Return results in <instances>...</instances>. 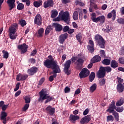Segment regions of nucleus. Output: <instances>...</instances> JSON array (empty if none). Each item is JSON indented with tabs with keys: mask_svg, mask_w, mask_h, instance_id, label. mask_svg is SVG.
<instances>
[{
	"mask_svg": "<svg viewBox=\"0 0 124 124\" xmlns=\"http://www.w3.org/2000/svg\"><path fill=\"white\" fill-rule=\"evenodd\" d=\"M44 65L47 68H50L51 66H52L54 73H60L61 72L60 67L58 65V62L55 61L47 59L44 62Z\"/></svg>",
	"mask_w": 124,
	"mask_h": 124,
	"instance_id": "1",
	"label": "nucleus"
},
{
	"mask_svg": "<svg viewBox=\"0 0 124 124\" xmlns=\"http://www.w3.org/2000/svg\"><path fill=\"white\" fill-rule=\"evenodd\" d=\"M59 17H57V18L53 19V21L54 22H60V21H61V19L62 21L66 22V23L70 21L69 13L67 11L64 12L63 11H61L59 13Z\"/></svg>",
	"mask_w": 124,
	"mask_h": 124,
	"instance_id": "2",
	"label": "nucleus"
},
{
	"mask_svg": "<svg viewBox=\"0 0 124 124\" xmlns=\"http://www.w3.org/2000/svg\"><path fill=\"white\" fill-rule=\"evenodd\" d=\"M40 97L39 98V101H43V100H45V99H47L46 101V103L49 102V101H51V100H53L52 97H50V95L48 94L47 91L44 89H42V91L39 93Z\"/></svg>",
	"mask_w": 124,
	"mask_h": 124,
	"instance_id": "3",
	"label": "nucleus"
},
{
	"mask_svg": "<svg viewBox=\"0 0 124 124\" xmlns=\"http://www.w3.org/2000/svg\"><path fill=\"white\" fill-rule=\"evenodd\" d=\"M95 39L101 48H104L105 42L104 41L103 38H102L100 35H96L95 36Z\"/></svg>",
	"mask_w": 124,
	"mask_h": 124,
	"instance_id": "4",
	"label": "nucleus"
},
{
	"mask_svg": "<svg viewBox=\"0 0 124 124\" xmlns=\"http://www.w3.org/2000/svg\"><path fill=\"white\" fill-rule=\"evenodd\" d=\"M0 119L4 124H7V122L10 120V117H7V113L5 111H2Z\"/></svg>",
	"mask_w": 124,
	"mask_h": 124,
	"instance_id": "5",
	"label": "nucleus"
},
{
	"mask_svg": "<svg viewBox=\"0 0 124 124\" xmlns=\"http://www.w3.org/2000/svg\"><path fill=\"white\" fill-rule=\"evenodd\" d=\"M90 71L87 68H84L79 74L80 78H86L90 75Z\"/></svg>",
	"mask_w": 124,
	"mask_h": 124,
	"instance_id": "6",
	"label": "nucleus"
},
{
	"mask_svg": "<svg viewBox=\"0 0 124 124\" xmlns=\"http://www.w3.org/2000/svg\"><path fill=\"white\" fill-rule=\"evenodd\" d=\"M42 16L40 14H38L36 15L34 18V24L38 26H41L42 24Z\"/></svg>",
	"mask_w": 124,
	"mask_h": 124,
	"instance_id": "7",
	"label": "nucleus"
},
{
	"mask_svg": "<svg viewBox=\"0 0 124 124\" xmlns=\"http://www.w3.org/2000/svg\"><path fill=\"white\" fill-rule=\"evenodd\" d=\"M70 64H71V60L67 61L64 64V71L66 73V74H67V75H69V74H70V71L68 70V68L70 67Z\"/></svg>",
	"mask_w": 124,
	"mask_h": 124,
	"instance_id": "8",
	"label": "nucleus"
},
{
	"mask_svg": "<svg viewBox=\"0 0 124 124\" xmlns=\"http://www.w3.org/2000/svg\"><path fill=\"white\" fill-rule=\"evenodd\" d=\"M18 29V25L16 23L12 24L9 28V31L10 33H16Z\"/></svg>",
	"mask_w": 124,
	"mask_h": 124,
	"instance_id": "9",
	"label": "nucleus"
},
{
	"mask_svg": "<svg viewBox=\"0 0 124 124\" xmlns=\"http://www.w3.org/2000/svg\"><path fill=\"white\" fill-rule=\"evenodd\" d=\"M28 45L26 44H23V45H19L18 46L17 48L21 51V54H24L26 53L28 50Z\"/></svg>",
	"mask_w": 124,
	"mask_h": 124,
	"instance_id": "10",
	"label": "nucleus"
},
{
	"mask_svg": "<svg viewBox=\"0 0 124 124\" xmlns=\"http://www.w3.org/2000/svg\"><path fill=\"white\" fill-rule=\"evenodd\" d=\"M92 120L91 115H87L85 117L81 118L80 120V123L81 124H87Z\"/></svg>",
	"mask_w": 124,
	"mask_h": 124,
	"instance_id": "11",
	"label": "nucleus"
},
{
	"mask_svg": "<svg viewBox=\"0 0 124 124\" xmlns=\"http://www.w3.org/2000/svg\"><path fill=\"white\" fill-rule=\"evenodd\" d=\"M77 62H78V65H80V66H82L84 62V56L81 53L78 55Z\"/></svg>",
	"mask_w": 124,
	"mask_h": 124,
	"instance_id": "12",
	"label": "nucleus"
},
{
	"mask_svg": "<svg viewBox=\"0 0 124 124\" xmlns=\"http://www.w3.org/2000/svg\"><path fill=\"white\" fill-rule=\"evenodd\" d=\"M54 5V1L53 0H47L44 2V7L47 8V7H51Z\"/></svg>",
	"mask_w": 124,
	"mask_h": 124,
	"instance_id": "13",
	"label": "nucleus"
},
{
	"mask_svg": "<svg viewBox=\"0 0 124 124\" xmlns=\"http://www.w3.org/2000/svg\"><path fill=\"white\" fill-rule=\"evenodd\" d=\"M28 78V75L19 74L17 75L16 80L17 81H24Z\"/></svg>",
	"mask_w": 124,
	"mask_h": 124,
	"instance_id": "14",
	"label": "nucleus"
},
{
	"mask_svg": "<svg viewBox=\"0 0 124 124\" xmlns=\"http://www.w3.org/2000/svg\"><path fill=\"white\" fill-rule=\"evenodd\" d=\"M15 1L16 0H8L7 3L10 7V10H12L15 7Z\"/></svg>",
	"mask_w": 124,
	"mask_h": 124,
	"instance_id": "15",
	"label": "nucleus"
},
{
	"mask_svg": "<svg viewBox=\"0 0 124 124\" xmlns=\"http://www.w3.org/2000/svg\"><path fill=\"white\" fill-rule=\"evenodd\" d=\"M106 73L104 68H101L97 73V75L99 78H103L105 76Z\"/></svg>",
	"mask_w": 124,
	"mask_h": 124,
	"instance_id": "16",
	"label": "nucleus"
},
{
	"mask_svg": "<svg viewBox=\"0 0 124 124\" xmlns=\"http://www.w3.org/2000/svg\"><path fill=\"white\" fill-rule=\"evenodd\" d=\"M70 121L72 122V123H75L76 121H78V120H79L80 119V117L78 115H74L73 114H71L70 115Z\"/></svg>",
	"mask_w": 124,
	"mask_h": 124,
	"instance_id": "17",
	"label": "nucleus"
},
{
	"mask_svg": "<svg viewBox=\"0 0 124 124\" xmlns=\"http://www.w3.org/2000/svg\"><path fill=\"white\" fill-rule=\"evenodd\" d=\"M89 44H90L91 46L90 45H88L87 46V48L89 51H90V52H91V53H93V52L94 51V48H93V46H94V45L93 44V40H89Z\"/></svg>",
	"mask_w": 124,
	"mask_h": 124,
	"instance_id": "18",
	"label": "nucleus"
},
{
	"mask_svg": "<svg viewBox=\"0 0 124 124\" xmlns=\"http://www.w3.org/2000/svg\"><path fill=\"white\" fill-rule=\"evenodd\" d=\"M46 110L49 115H54V114H55V109L51 107V106L47 107Z\"/></svg>",
	"mask_w": 124,
	"mask_h": 124,
	"instance_id": "19",
	"label": "nucleus"
},
{
	"mask_svg": "<svg viewBox=\"0 0 124 124\" xmlns=\"http://www.w3.org/2000/svg\"><path fill=\"white\" fill-rule=\"evenodd\" d=\"M37 72V68L33 67L29 69L27 71L28 73L30 75H33L34 73H36Z\"/></svg>",
	"mask_w": 124,
	"mask_h": 124,
	"instance_id": "20",
	"label": "nucleus"
},
{
	"mask_svg": "<svg viewBox=\"0 0 124 124\" xmlns=\"http://www.w3.org/2000/svg\"><path fill=\"white\" fill-rule=\"evenodd\" d=\"M67 33H64L63 34H62L60 37V42L62 44L64 42V41L65 39L67 38Z\"/></svg>",
	"mask_w": 124,
	"mask_h": 124,
	"instance_id": "21",
	"label": "nucleus"
},
{
	"mask_svg": "<svg viewBox=\"0 0 124 124\" xmlns=\"http://www.w3.org/2000/svg\"><path fill=\"white\" fill-rule=\"evenodd\" d=\"M53 26L55 28L56 31H61L62 30V26L58 23H53Z\"/></svg>",
	"mask_w": 124,
	"mask_h": 124,
	"instance_id": "22",
	"label": "nucleus"
},
{
	"mask_svg": "<svg viewBox=\"0 0 124 124\" xmlns=\"http://www.w3.org/2000/svg\"><path fill=\"white\" fill-rule=\"evenodd\" d=\"M91 19L93 22H94L95 23H97L98 22H99V16L96 17V15L95 14V13H93L92 14Z\"/></svg>",
	"mask_w": 124,
	"mask_h": 124,
	"instance_id": "23",
	"label": "nucleus"
},
{
	"mask_svg": "<svg viewBox=\"0 0 124 124\" xmlns=\"http://www.w3.org/2000/svg\"><path fill=\"white\" fill-rule=\"evenodd\" d=\"M100 61H101V57L98 55L95 56L92 60V62L93 63H94V62H100Z\"/></svg>",
	"mask_w": 124,
	"mask_h": 124,
	"instance_id": "24",
	"label": "nucleus"
},
{
	"mask_svg": "<svg viewBox=\"0 0 124 124\" xmlns=\"http://www.w3.org/2000/svg\"><path fill=\"white\" fill-rule=\"evenodd\" d=\"M112 16H113V20H114L115 19H116V11L115 10H112L111 13H109L108 15V17L109 18H111V17H112Z\"/></svg>",
	"mask_w": 124,
	"mask_h": 124,
	"instance_id": "25",
	"label": "nucleus"
},
{
	"mask_svg": "<svg viewBox=\"0 0 124 124\" xmlns=\"http://www.w3.org/2000/svg\"><path fill=\"white\" fill-rule=\"evenodd\" d=\"M117 91L119 92V93H123L124 92V86L123 84H119L117 85Z\"/></svg>",
	"mask_w": 124,
	"mask_h": 124,
	"instance_id": "26",
	"label": "nucleus"
},
{
	"mask_svg": "<svg viewBox=\"0 0 124 124\" xmlns=\"http://www.w3.org/2000/svg\"><path fill=\"white\" fill-rule=\"evenodd\" d=\"M43 33H44V29L41 28L38 30V37H42V36H43Z\"/></svg>",
	"mask_w": 124,
	"mask_h": 124,
	"instance_id": "27",
	"label": "nucleus"
},
{
	"mask_svg": "<svg viewBox=\"0 0 124 124\" xmlns=\"http://www.w3.org/2000/svg\"><path fill=\"white\" fill-rule=\"evenodd\" d=\"M52 30H53V27H52L51 26L49 25L48 26H47L45 30V35H48V34L50 33V31H51Z\"/></svg>",
	"mask_w": 124,
	"mask_h": 124,
	"instance_id": "28",
	"label": "nucleus"
},
{
	"mask_svg": "<svg viewBox=\"0 0 124 124\" xmlns=\"http://www.w3.org/2000/svg\"><path fill=\"white\" fill-rule=\"evenodd\" d=\"M56 73H54V71L53 72H51L50 73V75H52V74H53V76H50L49 78V80L50 82H53V81H54V78H55V77L57 76V74H56Z\"/></svg>",
	"mask_w": 124,
	"mask_h": 124,
	"instance_id": "29",
	"label": "nucleus"
},
{
	"mask_svg": "<svg viewBox=\"0 0 124 124\" xmlns=\"http://www.w3.org/2000/svg\"><path fill=\"white\" fill-rule=\"evenodd\" d=\"M124 103V98H121L116 103V106L118 107H120V106H122L123 104Z\"/></svg>",
	"mask_w": 124,
	"mask_h": 124,
	"instance_id": "30",
	"label": "nucleus"
},
{
	"mask_svg": "<svg viewBox=\"0 0 124 124\" xmlns=\"http://www.w3.org/2000/svg\"><path fill=\"white\" fill-rule=\"evenodd\" d=\"M33 5L35 7H39L42 5V0L36 1L33 2Z\"/></svg>",
	"mask_w": 124,
	"mask_h": 124,
	"instance_id": "31",
	"label": "nucleus"
},
{
	"mask_svg": "<svg viewBox=\"0 0 124 124\" xmlns=\"http://www.w3.org/2000/svg\"><path fill=\"white\" fill-rule=\"evenodd\" d=\"M111 66L113 68H116V67H118L119 66V64H118V62H116V61H112L111 63Z\"/></svg>",
	"mask_w": 124,
	"mask_h": 124,
	"instance_id": "32",
	"label": "nucleus"
},
{
	"mask_svg": "<svg viewBox=\"0 0 124 124\" xmlns=\"http://www.w3.org/2000/svg\"><path fill=\"white\" fill-rule=\"evenodd\" d=\"M95 78V74L94 72H92L89 76V80L90 82H93Z\"/></svg>",
	"mask_w": 124,
	"mask_h": 124,
	"instance_id": "33",
	"label": "nucleus"
},
{
	"mask_svg": "<svg viewBox=\"0 0 124 124\" xmlns=\"http://www.w3.org/2000/svg\"><path fill=\"white\" fill-rule=\"evenodd\" d=\"M96 84L94 83L93 85H92L90 88V92L91 93H93L95 90H96Z\"/></svg>",
	"mask_w": 124,
	"mask_h": 124,
	"instance_id": "34",
	"label": "nucleus"
},
{
	"mask_svg": "<svg viewBox=\"0 0 124 124\" xmlns=\"http://www.w3.org/2000/svg\"><path fill=\"white\" fill-rule=\"evenodd\" d=\"M58 11L57 10H53L51 11V18H55L58 16Z\"/></svg>",
	"mask_w": 124,
	"mask_h": 124,
	"instance_id": "35",
	"label": "nucleus"
},
{
	"mask_svg": "<svg viewBox=\"0 0 124 124\" xmlns=\"http://www.w3.org/2000/svg\"><path fill=\"white\" fill-rule=\"evenodd\" d=\"M112 115L114 116L115 120L116 121V122H119V113L118 112H117L116 111H114L112 113Z\"/></svg>",
	"mask_w": 124,
	"mask_h": 124,
	"instance_id": "36",
	"label": "nucleus"
},
{
	"mask_svg": "<svg viewBox=\"0 0 124 124\" xmlns=\"http://www.w3.org/2000/svg\"><path fill=\"white\" fill-rule=\"evenodd\" d=\"M73 18L74 20L75 21H77V20H78V12L77 11H75L73 14Z\"/></svg>",
	"mask_w": 124,
	"mask_h": 124,
	"instance_id": "37",
	"label": "nucleus"
},
{
	"mask_svg": "<svg viewBox=\"0 0 124 124\" xmlns=\"http://www.w3.org/2000/svg\"><path fill=\"white\" fill-rule=\"evenodd\" d=\"M23 98L25 100V103L30 104V102H31V96H26Z\"/></svg>",
	"mask_w": 124,
	"mask_h": 124,
	"instance_id": "38",
	"label": "nucleus"
},
{
	"mask_svg": "<svg viewBox=\"0 0 124 124\" xmlns=\"http://www.w3.org/2000/svg\"><path fill=\"white\" fill-rule=\"evenodd\" d=\"M111 62V60L109 59H105L103 61L102 63L105 65H109Z\"/></svg>",
	"mask_w": 124,
	"mask_h": 124,
	"instance_id": "39",
	"label": "nucleus"
},
{
	"mask_svg": "<svg viewBox=\"0 0 124 124\" xmlns=\"http://www.w3.org/2000/svg\"><path fill=\"white\" fill-rule=\"evenodd\" d=\"M2 53L3 54V58L4 59H8V57L9 56V53H8V52L5 50H3Z\"/></svg>",
	"mask_w": 124,
	"mask_h": 124,
	"instance_id": "40",
	"label": "nucleus"
},
{
	"mask_svg": "<svg viewBox=\"0 0 124 124\" xmlns=\"http://www.w3.org/2000/svg\"><path fill=\"white\" fill-rule=\"evenodd\" d=\"M124 110V107H116L115 108V110L116 112H118V113H122V112H123Z\"/></svg>",
	"mask_w": 124,
	"mask_h": 124,
	"instance_id": "41",
	"label": "nucleus"
},
{
	"mask_svg": "<svg viewBox=\"0 0 124 124\" xmlns=\"http://www.w3.org/2000/svg\"><path fill=\"white\" fill-rule=\"evenodd\" d=\"M77 37V40L78 41V42H80L81 43V39L82 38V35L81 33H78V34L76 35Z\"/></svg>",
	"mask_w": 124,
	"mask_h": 124,
	"instance_id": "42",
	"label": "nucleus"
},
{
	"mask_svg": "<svg viewBox=\"0 0 124 124\" xmlns=\"http://www.w3.org/2000/svg\"><path fill=\"white\" fill-rule=\"evenodd\" d=\"M9 35L11 39H16V37H17V33H10Z\"/></svg>",
	"mask_w": 124,
	"mask_h": 124,
	"instance_id": "43",
	"label": "nucleus"
},
{
	"mask_svg": "<svg viewBox=\"0 0 124 124\" xmlns=\"http://www.w3.org/2000/svg\"><path fill=\"white\" fill-rule=\"evenodd\" d=\"M109 107L116 110V103H115V101L114 100L112 101L111 103V104L109 105Z\"/></svg>",
	"mask_w": 124,
	"mask_h": 124,
	"instance_id": "44",
	"label": "nucleus"
},
{
	"mask_svg": "<svg viewBox=\"0 0 124 124\" xmlns=\"http://www.w3.org/2000/svg\"><path fill=\"white\" fill-rule=\"evenodd\" d=\"M99 22L104 23V22H105V16H99Z\"/></svg>",
	"mask_w": 124,
	"mask_h": 124,
	"instance_id": "45",
	"label": "nucleus"
},
{
	"mask_svg": "<svg viewBox=\"0 0 124 124\" xmlns=\"http://www.w3.org/2000/svg\"><path fill=\"white\" fill-rule=\"evenodd\" d=\"M114 121V117L112 115H108L107 117V122H113Z\"/></svg>",
	"mask_w": 124,
	"mask_h": 124,
	"instance_id": "46",
	"label": "nucleus"
},
{
	"mask_svg": "<svg viewBox=\"0 0 124 124\" xmlns=\"http://www.w3.org/2000/svg\"><path fill=\"white\" fill-rule=\"evenodd\" d=\"M19 24L21 25V26L24 27L27 25V22H26L25 20L22 19L19 21Z\"/></svg>",
	"mask_w": 124,
	"mask_h": 124,
	"instance_id": "47",
	"label": "nucleus"
},
{
	"mask_svg": "<svg viewBox=\"0 0 124 124\" xmlns=\"http://www.w3.org/2000/svg\"><path fill=\"white\" fill-rule=\"evenodd\" d=\"M106 83V82L105 81V79H102L99 81V84L100 86H104Z\"/></svg>",
	"mask_w": 124,
	"mask_h": 124,
	"instance_id": "48",
	"label": "nucleus"
},
{
	"mask_svg": "<svg viewBox=\"0 0 124 124\" xmlns=\"http://www.w3.org/2000/svg\"><path fill=\"white\" fill-rule=\"evenodd\" d=\"M106 111L107 112H109L110 114H111V113H113L114 112L116 111L114 108H110V107H108V108Z\"/></svg>",
	"mask_w": 124,
	"mask_h": 124,
	"instance_id": "49",
	"label": "nucleus"
},
{
	"mask_svg": "<svg viewBox=\"0 0 124 124\" xmlns=\"http://www.w3.org/2000/svg\"><path fill=\"white\" fill-rule=\"evenodd\" d=\"M17 8L18 10H22L24 8V4L22 3H20L18 4Z\"/></svg>",
	"mask_w": 124,
	"mask_h": 124,
	"instance_id": "50",
	"label": "nucleus"
},
{
	"mask_svg": "<svg viewBox=\"0 0 124 124\" xmlns=\"http://www.w3.org/2000/svg\"><path fill=\"white\" fill-rule=\"evenodd\" d=\"M29 107H30V104L26 103L23 108V111H27V109H29Z\"/></svg>",
	"mask_w": 124,
	"mask_h": 124,
	"instance_id": "51",
	"label": "nucleus"
},
{
	"mask_svg": "<svg viewBox=\"0 0 124 124\" xmlns=\"http://www.w3.org/2000/svg\"><path fill=\"white\" fill-rule=\"evenodd\" d=\"M117 22L119 24H121L122 25H124V18H119L117 19Z\"/></svg>",
	"mask_w": 124,
	"mask_h": 124,
	"instance_id": "52",
	"label": "nucleus"
},
{
	"mask_svg": "<svg viewBox=\"0 0 124 124\" xmlns=\"http://www.w3.org/2000/svg\"><path fill=\"white\" fill-rule=\"evenodd\" d=\"M20 87V83L18 82L16 83V88L14 89V92H17L19 90V88Z\"/></svg>",
	"mask_w": 124,
	"mask_h": 124,
	"instance_id": "53",
	"label": "nucleus"
},
{
	"mask_svg": "<svg viewBox=\"0 0 124 124\" xmlns=\"http://www.w3.org/2000/svg\"><path fill=\"white\" fill-rule=\"evenodd\" d=\"M104 70L105 71H106L107 72H111L112 69L110 67H106L105 68Z\"/></svg>",
	"mask_w": 124,
	"mask_h": 124,
	"instance_id": "54",
	"label": "nucleus"
},
{
	"mask_svg": "<svg viewBox=\"0 0 124 124\" xmlns=\"http://www.w3.org/2000/svg\"><path fill=\"white\" fill-rule=\"evenodd\" d=\"M100 55L103 58H105V51L104 50H100Z\"/></svg>",
	"mask_w": 124,
	"mask_h": 124,
	"instance_id": "55",
	"label": "nucleus"
},
{
	"mask_svg": "<svg viewBox=\"0 0 124 124\" xmlns=\"http://www.w3.org/2000/svg\"><path fill=\"white\" fill-rule=\"evenodd\" d=\"M89 112H90V110H89V108H86L85 110V111L83 112L84 116H86V115H88V114H89Z\"/></svg>",
	"mask_w": 124,
	"mask_h": 124,
	"instance_id": "56",
	"label": "nucleus"
},
{
	"mask_svg": "<svg viewBox=\"0 0 124 124\" xmlns=\"http://www.w3.org/2000/svg\"><path fill=\"white\" fill-rule=\"evenodd\" d=\"M69 30V27L68 26H64L63 29V31L64 32L68 31Z\"/></svg>",
	"mask_w": 124,
	"mask_h": 124,
	"instance_id": "57",
	"label": "nucleus"
},
{
	"mask_svg": "<svg viewBox=\"0 0 124 124\" xmlns=\"http://www.w3.org/2000/svg\"><path fill=\"white\" fill-rule=\"evenodd\" d=\"M119 61L120 63L124 64V58H120Z\"/></svg>",
	"mask_w": 124,
	"mask_h": 124,
	"instance_id": "58",
	"label": "nucleus"
},
{
	"mask_svg": "<svg viewBox=\"0 0 124 124\" xmlns=\"http://www.w3.org/2000/svg\"><path fill=\"white\" fill-rule=\"evenodd\" d=\"M64 92L65 93H69L70 92V88L68 87H66L65 89H64Z\"/></svg>",
	"mask_w": 124,
	"mask_h": 124,
	"instance_id": "59",
	"label": "nucleus"
},
{
	"mask_svg": "<svg viewBox=\"0 0 124 124\" xmlns=\"http://www.w3.org/2000/svg\"><path fill=\"white\" fill-rule=\"evenodd\" d=\"M45 81V78H42L39 81V85H42L43 84V82Z\"/></svg>",
	"mask_w": 124,
	"mask_h": 124,
	"instance_id": "60",
	"label": "nucleus"
},
{
	"mask_svg": "<svg viewBox=\"0 0 124 124\" xmlns=\"http://www.w3.org/2000/svg\"><path fill=\"white\" fill-rule=\"evenodd\" d=\"M66 59V54H63L62 56V62H64L65 61V59Z\"/></svg>",
	"mask_w": 124,
	"mask_h": 124,
	"instance_id": "61",
	"label": "nucleus"
},
{
	"mask_svg": "<svg viewBox=\"0 0 124 124\" xmlns=\"http://www.w3.org/2000/svg\"><path fill=\"white\" fill-rule=\"evenodd\" d=\"M36 53H37V51L34 49L31 52V56H35L36 54Z\"/></svg>",
	"mask_w": 124,
	"mask_h": 124,
	"instance_id": "62",
	"label": "nucleus"
},
{
	"mask_svg": "<svg viewBox=\"0 0 124 124\" xmlns=\"http://www.w3.org/2000/svg\"><path fill=\"white\" fill-rule=\"evenodd\" d=\"M74 31H75V30L74 29H69V30L68 31V33H70V34L73 33Z\"/></svg>",
	"mask_w": 124,
	"mask_h": 124,
	"instance_id": "63",
	"label": "nucleus"
},
{
	"mask_svg": "<svg viewBox=\"0 0 124 124\" xmlns=\"http://www.w3.org/2000/svg\"><path fill=\"white\" fill-rule=\"evenodd\" d=\"M124 46H123L120 50V55H124Z\"/></svg>",
	"mask_w": 124,
	"mask_h": 124,
	"instance_id": "64",
	"label": "nucleus"
}]
</instances>
